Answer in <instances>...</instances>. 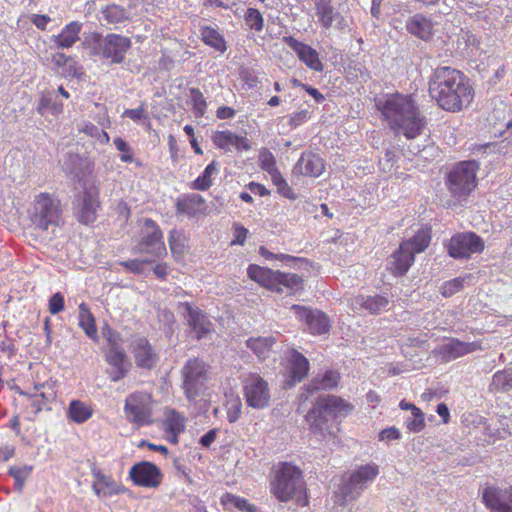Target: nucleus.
I'll return each mask as SVG.
<instances>
[{
    "label": "nucleus",
    "mask_w": 512,
    "mask_h": 512,
    "mask_svg": "<svg viewBox=\"0 0 512 512\" xmlns=\"http://www.w3.org/2000/svg\"><path fill=\"white\" fill-rule=\"evenodd\" d=\"M37 111L42 116H58L63 112V103L57 100L55 91L44 92L39 99Z\"/></svg>",
    "instance_id": "obj_34"
},
{
    "label": "nucleus",
    "mask_w": 512,
    "mask_h": 512,
    "mask_svg": "<svg viewBox=\"0 0 512 512\" xmlns=\"http://www.w3.org/2000/svg\"><path fill=\"white\" fill-rule=\"evenodd\" d=\"M431 233L428 229L419 230L412 238L401 242L402 248L412 253L415 258V254L423 252L430 244Z\"/></svg>",
    "instance_id": "obj_37"
},
{
    "label": "nucleus",
    "mask_w": 512,
    "mask_h": 512,
    "mask_svg": "<svg viewBox=\"0 0 512 512\" xmlns=\"http://www.w3.org/2000/svg\"><path fill=\"white\" fill-rule=\"evenodd\" d=\"M124 411L127 419L138 426L152 423L151 408L144 395L131 394L128 396L125 400Z\"/></svg>",
    "instance_id": "obj_18"
},
{
    "label": "nucleus",
    "mask_w": 512,
    "mask_h": 512,
    "mask_svg": "<svg viewBox=\"0 0 512 512\" xmlns=\"http://www.w3.org/2000/svg\"><path fill=\"white\" fill-rule=\"evenodd\" d=\"M339 379L340 374L334 370H326L323 373H318L307 385L305 392L301 393L300 400L306 401L314 392L336 387Z\"/></svg>",
    "instance_id": "obj_25"
},
{
    "label": "nucleus",
    "mask_w": 512,
    "mask_h": 512,
    "mask_svg": "<svg viewBox=\"0 0 512 512\" xmlns=\"http://www.w3.org/2000/svg\"><path fill=\"white\" fill-rule=\"evenodd\" d=\"M129 476L135 485L147 488L158 487L163 477L160 469L148 461L134 464L129 471Z\"/></svg>",
    "instance_id": "obj_16"
},
{
    "label": "nucleus",
    "mask_w": 512,
    "mask_h": 512,
    "mask_svg": "<svg viewBox=\"0 0 512 512\" xmlns=\"http://www.w3.org/2000/svg\"><path fill=\"white\" fill-rule=\"evenodd\" d=\"M78 324L83 329L87 337H89L94 342H98L99 337L95 318L91 313L88 305L84 302L79 305Z\"/></svg>",
    "instance_id": "obj_35"
},
{
    "label": "nucleus",
    "mask_w": 512,
    "mask_h": 512,
    "mask_svg": "<svg viewBox=\"0 0 512 512\" xmlns=\"http://www.w3.org/2000/svg\"><path fill=\"white\" fill-rule=\"evenodd\" d=\"M406 427L409 431L417 433L424 429V413L420 409H413L411 416L406 420Z\"/></svg>",
    "instance_id": "obj_51"
},
{
    "label": "nucleus",
    "mask_w": 512,
    "mask_h": 512,
    "mask_svg": "<svg viewBox=\"0 0 512 512\" xmlns=\"http://www.w3.org/2000/svg\"><path fill=\"white\" fill-rule=\"evenodd\" d=\"M236 139V134L232 133L229 130L225 131H217L212 136L213 143L224 150H229L230 146L234 145V141Z\"/></svg>",
    "instance_id": "obj_48"
},
{
    "label": "nucleus",
    "mask_w": 512,
    "mask_h": 512,
    "mask_svg": "<svg viewBox=\"0 0 512 512\" xmlns=\"http://www.w3.org/2000/svg\"><path fill=\"white\" fill-rule=\"evenodd\" d=\"M478 345L474 342H462L457 339H450L448 342L438 346L433 353L444 362H449L475 351Z\"/></svg>",
    "instance_id": "obj_23"
},
{
    "label": "nucleus",
    "mask_w": 512,
    "mask_h": 512,
    "mask_svg": "<svg viewBox=\"0 0 512 512\" xmlns=\"http://www.w3.org/2000/svg\"><path fill=\"white\" fill-rule=\"evenodd\" d=\"M93 415L91 406L80 400H72L69 403L67 416L70 420L77 424H81L90 419Z\"/></svg>",
    "instance_id": "obj_39"
},
{
    "label": "nucleus",
    "mask_w": 512,
    "mask_h": 512,
    "mask_svg": "<svg viewBox=\"0 0 512 512\" xmlns=\"http://www.w3.org/2000/svg\"><path fill=\"white\" fill-rule=\"evenodd\" d=\"M248 277L276 293L296 294L303 290L304 281L301 276L294 273H285L272 270L256 264H250L247 268Z\"/></svg>",
    "instance_id": "obj_6"
},
{
    "label": "nucleus",
    "mask_w": 512,
    "mask_h": 512,
    "mask_svg": "<svg viewBox=\"0 0 512 512\" xmlns=\"http://www.w3.org/2000/svg\"><path fill=\"white\" fill-rule=\"evenodd\" d=\"M217 172V163L212 161L206 166L203 173L198 176L191 184V188L200 191H206L212 186V176Z\"/></svg>",
    "instance_id": "obj_43"
},
{
    "label": "nucleus",
    "mask_w": 512,
    "mask_h": 512,
    "mask_svg": "<svg viewBox=\"0 0 512 512\" xmlns=\"http://www.w3.org/2000/svg\"><path fill=\"white\" fill-rule=\"evenodd\" d=\"M310 113L308 110L298 111L290 116L289 125L291 127H297L305 123L309 119Z\"/></svg>",
    "instance_id": "obj_60"
},
{
    "label": "nucleus",
    "mask_w": 512,
    "mask_h": 512,
    "mask_svg": "<svg viewBox=\"0 0 512 512\" xmlns=\"http://www.w3.org/2000/svg\"><path fill=\"white\" fill-rule=\"evenodd\" d=\"M190 97L196 117H202L206 111V101L202 92L198 88H190Z\"/></svg>",
    "instance_id": "obj_50"
},
{
    "label": "nucleus",
    "mask_w": 512,
    "mask_h": 512,
    "mask_svg": "<svg viewBox=\"0 0 512 512\" xmlns=\"http://www.w3.org/2000/svg\"><path fill=\"white\" fill-rule=\"evenodd\" d=\"M289 378L287 385L294 386L297 382H301L308 374L309 361L308 359L295 349L290 351L289 357Z\"/></svg>",
    "instance_id": "obj_27"
},
{
    "label": "nucleus",
    "mask_w": 512,
    "mask_h": 512,
    "mask_svg": "<svg viewBox=\"0 0 512 512\" xmlns=\"http://www.w3.org/2000/svg\"><path fill=\"white\" fill-rule=\"evenodd\" d=\"M324 169V160L319 155L304 152L294 166L293 172L304 176L319 177Z\"/></svg>",
    "instance_id": "obj_26"
},
{
    "label": "nucleus",
    "mask_w": 512,
    "mask_h": 512,
    "mask_svg": "<svg viewBox=\"0 0 512 512\" xmlns=\"http://www.w3.org/2000/svg\"><path fill=\"white\" fill-rule=\"evenodd\" d=\"M245 23L251 30L256 32L262 31L264 27V19L260 11L256 8H248L245 16Z\"/></svg>",
    "instance_id": "obj_46"
},
{
    "label": "nucleus",
    "mask_w": 512,
    "mask_h": 512,
    "mask_svg": "<svg viewBox=\"0 0 512 512\" xmlns=\"http://www.w3.org/2000/svg\"><path fill=\"white\" fill-rule=\"evenodd\" d=\"M101 14L108 24H120L130 19V12L123 6L115 3L103 7Z\"/></svg>",
    "instance_id": "obj_40"
},
{
    "label": "nucleus",
    "mask_w": 512,
    "mask_h": 512,
    "mask_svg": "<svg viewBox=\"0 0 512 512\" xmlns=\"http://www.w3.org/2000/svg\"><path fill=\"white\" fill-rule=\"evenodd\" d=\"M82 24L73 21L67 24L58 35L53 36L57 48L68 49L72 47L79 40V33Z\"/></svg>",
    "instance_id": "obj_32"
},
{
    "label": "nucleus",
    "mask_w": 512,
    "mask_h": 512,
    "mask_svg": "<svg viewBox=\"0 0 512 512\" xmlns=\"http://www.w3.org/2000/svg\"><path fill=\"white\" fill-rule=\"evenodd\" d=\"M493 383L501 387L503 390H507L512 387V370H505L503 372H497L493 376Z\"/></svg>",
    "instance_id": "obj_55"
},
{
    "label": "nucleus",
    "mask_w": 512,
    "mask_h": 512,
    "mask_svg": "<svg viewBox=\"0 0 512 512\" xmlns=\"http://www.w3.org/2000/svg\"><path fill=\"white\" fill-rule=\"evenodd\" d=\"M132 354L138 368L151 370L159 360L158 354L146 337H137L131 343Z\"/></svg>",
    "instance_id": "obj_20"
},
{
    "label": "nucleus",
    "mask_w": 512,
    "mask_h": 512,
    "mask_svg": "<svg viewBox=\"0 0 512 512\" xmlns=\"http://www.w3.org/2000/svg\"><path fill=\"white\" fill-rule=\"evenodd\" d=\"M114 145L117 148V150L123 152V154L120 157L123 162H132L133 155L130 152V146L125 140H123L120 137H117L114 139Z\"/></svg>",
    "instance_id": "obj_58"
},
{
    "label": "nucleus",
    "mask_w": 512,
    "mask_h": 512,
    "mask_svg": "<svg viewBox=\"0 0 512 512\" xmlns=\"http://www.w3.org/2000/svg\"><path fill=\"white\" fill-rule=\"evenodd\" d=\"M152 259H132V260H126L119 262V265L124 267L126 270H128L131 273H134L136 275H145V265L152 263Z\"/></svg>",
    "instance_id": "obj_52"
},
{
    "label": "nucleus",
    "mask_w": 512,
    "mask_h": 512,
    "mask_svg": "<svg viewBox=\"0 0 512 512\" xmlns=\"http://www.w3.org/2000/svg\"><path fill=\"white\" fill-rule=\"evenodd\" d=\"M351 410L350 405L334 395H320L305 420L311 433L319 440L329 438L335 443L338 424Z\"/></svg>",
    "instance_id": "obj_3"
},
{
    "label": "nucleus",
    "mask_w": 512,
    "mask_h": 512,
    "mask_svg": "<svg viewBox=\"0 0 512 512\" xmlns=\"http://www.w3.org/2000/svg\"><path fill=\"white\" fill-rule=\"evenodd\" d=\"M318 21L325 29H330L334 22L339 29L343 28L344 17L335 11L331 0H323L315 3Z\"/></svg>",
    "instance_id": "obj_30"
},
{
    "label": "nucleus",
    "mask_w": 512,
    "mask_h": 512,
    "mask_svg": "<svg viewBox=\"0 0 512 512\" xmlns=\"http://www.w3.org/2000/svg\"><path fill=\"white\" fill-rule=\"evenodd\" d=\"M85 159L77 153H66L62 160V169L67 175L80 179L84 175Z\"/></svg>",
    "instance_id": "obj_38"
},
{
    "label": "nucleus",
    "mask_w": 512,
    "mask_h": 512,
    "mask_svg": "<svg viewBox=\"0 0 512 512\" xmlns=\"http://www.w3.org/2000/svg\"><path fill=\"white\" fill-rule=\"evenodd\" d=\"M283 42L296 53L298 58L305 63L308 68L316 72L323 71V63L320 61L319 54L314 48L298 41L292 36H284Z\"/></svg>",
    "instance_id": "obj_21"
},
{
    "label": "nucleus",
    "mask_w": 512,
    "mask_h": 512,
    "mask_svg": "<svg viewBox=\"0 0 512 512\" xmlns=\"http://www.w3.org/2000/svg\"><path fill=\"white\" fill-rule=\"evenodd\" d=\"M480 164L476 160L455 163L445 176V185L452 198L461 203L468 199L478 184L477 172Z\"/></svg>",
    "instance_id": "obj_5"
},
{
    "label": "nucleus",
    "mask_w": 512,
    "mask_h": 512,
    "mask_svg": "<svg viewBox=\"0 0 512 512\" xmlns=\"http://www.w3.org/2000/svg\"><path fill=\"white\" fill-rule=\"evenodd\" d=\"M241 78L250 88L256 87L259 82L257 75L251 69H243Z\"/></svg>",
    "instance_id": "obj_62"
},
{
    "label": "nucleus",
    "mask_w": 512,
    "mask_h": 512,
    "mask_svg": "<svg viewBox=\"0 0 512 512\" xmlns=\"http://www.w3.org/2000/svg\"><path fill=\"white\" fill-rule=\"evenodd\" d=\"M178 306L184 309L183 316L197 340L212 332L213 324L204 311L189 302H179Z\"/></svg>",
    "instance_id": "obj_15"
},
{
    "label": "nucleus",
    "mask_w": 512,
    "mask_h": 512,
    "mask_svg": "<svg viewBox=\"0 0 512 512\" xmlns=\"http://www.w3.org/2000/svg\"><path fill=\"white\" fill-rule=\"evenodd\" d=\"M395 152L393 150L387 149L384 153V156L380 159L379 163L382 165L383 170H390L395 161Z\"/></svg>",
    "instance_id": "obj_63"
},
{
    "label": "nucleus",
    "mask_w": 512,
    "mask_h": 512,
    "mask_svg": "<svg viewBox=\"0 0 512 512\" xmlns=\"http://www.w3.org/2000/svg\"><path fill=\"white\" fill-rule=\"evenodd\" d=\"M175 206L178 215H186L191 218L204 212L205 199L196 193L185 194L177 199Z\"/></svg>",
    "instance_id": "obj_29"
},
{
    "label": "nucleus",
    "mask_w": 512,
    "mask_h": 512,
    "mask_svg": "<svg viewBox=\"0 0 512 512\" xmlns=\"http://www.w3.org/2000/svg\"><path fill=\"white\" fill-rule=\"evenodd\" d=\"M428 84L431 99L444 111L460 112L473 101L474 89L470 79L450 66L434 69Z\"/></svg>",
    "instance_id": "obj_1"
},
{
    "label": "nucleus",
    "mask_w": 512,
    "mask_h": 512,
    "mask_svg": "<svg viewBox=\"0 0 512 512\" xmlns=\"http://www.w3.org/2000/svg\"><path fill=\"white\" fill-rule=\"evenodd\" d=\"M388 304V298L382 295H359L353 299L355 307L362 308L370 314H379L386 310Z\"/></svg>",
    "instance_id": "obj_31"
},
{
    "label": "nucleus",
    "mask_w": 512,
    "mask_h": 512,
    "mask_svg": "<svg viewBox=\"0 0 512 512\" xmlns=\"http://www.w3.org/2000/svg\"><path fill=\"white\" fill-rule=\"evenodd\" d=\"M101 334L108 344L107 353H115V351H125L122 347V337L119 332L113 329L109 324L105 323L101 328Z\"/></svg>",
    "instance_id": "obj_42"
},
{
    "label": "nucleus",
    "mask_w": 512,
    "mask_h": 512,
    "mask_svg": "<svg viewBox=\"0 0 512 512\" xmlns=\"http://www.w3.org/2000/svg\"><path fill=\"white\" fill-rule=\"evenodd\" d=\"M401 437L400 431L395 427H390L383 429L379 434V439L381 441H392L397 440Z\"/></svg>",
    "instance_id": "obj_61"
},
{
    "label": "nucleus",
    "mask_w": 512,
    "mask_h": 512,
    "mask_svg": "<svg viewBox=\"0 0 512 512\" xmlns=\"http://www.w3.org/2000/svg\"><path fill=\"white\" fill-rule=\"evenodd\" d=\"M199 30L200 38L205 45L220 53H224L227 50L226 41L216 28L202 25Z\"/></svg>",
    "instance_id": "obj_36"
},
{
    "label": "nucleus",
    "mask_w": 512,
    "mask_h": 512,
    "mask_svg": "<svg viewBox=\"0 0 512 512\" xmlns=\"http://www.w3.org/2000/svg\"><path fill=\"white\" fill-rule=\"evenodd\" d=\"M140 237L137 245L139 252L147 253L154 257L166 255L167 251L162 231L154 220L147 218L143 221Z\"/></svg>",
    "instance_id": "obj_13"
},
{
    "label": "nucleus",
    "mask_w": 512,
    "mask_h": 512,
    "mask_svg": "<svg viewBox=\"0 0 512 512\" xmlns=\"http://www.w3.org/2000/svg\"><path fill=\"white\" fill-rule=\"evenodd\" d=\"M234 231H235V239L233 240L232 243H237L239 245H243L246 240L248 230L240 224H234Z\"/></svg>",
    "instance_id": "obj_64"
},
{
    "label": "nucleus",
    "mask_w": 512,
    "mask_h": 512,
    "mask_svg": "<svg viewBox=\"0 0 512 512\" xmlns=\"http://www.w3.org/2000/svg\"><path fill=\"white\" fill-rule=\"evenodd\" d=\"M376 107L391 129L407 139L412 140L422 134L426 120L411 96L388 95L384 100H378Z\"/></svg>",
    "instance_id": "obj_2"
},
{
    "label": "nucleus",
    "mask_w": 512,
    "mask_h": 512,
    "mask_svg": "<svg viewBox=\"0 0 512 512\" xmlns=\"http://www.w3.org/2000/svg\"><path fill=\"white\" fill-rule=\"evenodd\" d=\"M165 426L167 433H182L185 430L184 418L172 410L165 421Z\"/></svg>",
    "instance_id": "obj_47"
},
{
    "label": "nucleus",
    "mask_w": 512,
    "mask_h": 512,
    "mask_svg": "<svg viewBox=\"0 0 512 512\" xmlns=\"http://www.w3.org/2000/svg\"><path fill=\"white\" fill-rule=\"evenodd\" d=\"M302 471L291 463H281L271 482V492L281 502H288L297 496V504L305 506L308 498L305 492Z\"/></svg>",
    "instance_id": "obj_4"
},
{
    "label": "nucleus",
    "mask_w": 512,
    "mask_h": 512,
    "mask_svg": "<svg viewBox=\"0 0 512 512\" xmlns=\"http://www.w3.org/2000/svg\"><path fill=\"white\" fill-rule=\"evenodd\" d=\"M209 366L200 358H190L181 369L182 389L189 401H194L206 389Z\"/></svg>",
    "instance_id": "obj_8"
},
{
    "label": "nucleus",
    "mask_w": 512,
    "mask_h": 512,
    "mask_svg": "<svg viewBox=\"0 0 512 512\" xmlns=\"http://www.w3.org/2000/svg\"><path fill=\"white\" fill-rule=\"evenodd\" d=\"M242 388L249 407L260 410L270 406L269 385L260 375L256 373L249 374L243 379Z\"/></svg>",
    "instance_id": "obj_11"
},
{
    "label": "nucleus",
    "mask_w": 512,
    "mask_h": 512,
    "mask_svg": "<svg viewBox=\"0 0 512 512\" xmlns=\"http://www.w3.org/2000/svg\"><path fill=\"white\" fill-rule=\"evenodd\" d=\"M105 359L110 366V368L106 370V373L112 382H118L128 375L131 368V363L128 360L125 351L106 353Z\"/></svg>",
    "instance_id": "obj_24"
},
{
    "label": "nucleus",
    "mask_w": 512,
    "mask_h": 512,
    "mask_svg": "<svg viewBox=\"0 0 512 512\" xmlns=\"http://www.w3.org/2000/svg\"><path fill=\"white\" fill-rule=\"evenodd\" d=\"M49 312L53 315L60 313L64 310L65 300L60 292L54 293L49 299Z\"/></svg>",
    "instance_id": "obj_57"
},
{
    "label": "nucleus",
    "mask_w": 512,
    "mask_h": 512,
    "mask_svg": "<svg viewBox=\"0 0 512 512\" xmlns=\"http://www.w3.org/2000/svg\"><path fill=\"white\" fill-rule=\"evenodd\" d=\"M78 208L76 212L77 219L84 225L92 224L97 217L99 208L98 192L95 188H85L77 196Z\"/></svg>",
    "instance_id": "obj_19"
},
{
    "label": "nucleus",
    "mask_w": 512,
    "mask_h": 512,
    "mask_svg": "<svg viewBox=\"0 0 512 512\" xmlns=\"http://www.w3.org/2000/svg\"><path fill=\"white\" fill-rule=\"evenodd\" d=\"M221 501L223 505L233 506L243 512H257L255 505L250 504L245 498L235 496L231 493H226Z\"/></svg>",
    "instance_id": "obj_44"
},
{
    "label": "nucleus",
    "mask_w": 512,
    "mask_h": 512,
    "mask_svg": "<svg viewBox=\"0 0 512 512\" xmlns=\"http://www.w3.org/2000/svg\"><path fill=\"white\" fill-rule=\"evenodd\" d=\"M61 216V203L56 196L43 192L35 197L31 221L36 229L46 231L50 226H59Z\"/></svg>",
    "instance_id": "obj_7"
},
{
    "label": "nucleus",
    "mask_w": 512,
    "mask_h": 512,
    "mask_svg": "<svg viewBox=\"0 0 512 512\" xmlns=\"http://www.w3.org/2000/svg\"><path fill=\"white\" fill-rule=\"evenodd\" d=\"M378 474L379 467L374 463L358 467L340 486L339 491L342 499L350 501L359 497Z\"/></svg>",
    "instance_id": "obj_10"
},
{
    "label": "nucleus",
    "mask_w": 512,
    "mask_h": 512,
    "mask_svg": "<svg viewBox=\"0 0 512 512\" xmlns=\"http://www.w3.org/2000/svg\"><path fill=\"white\" fill-rule=\"evenodd\" d=\"M464 278L458 277L447 281L443 285V295L449 297L459 292L464 287Z\"/></svg>",
    "instance_id": "obj_56"
},
{
    "label": "nucleus",
    "mask_w": 512,
    "mask_h": 512,
    "mask_svg": "<svg viewBox=\"0 0 512 512\" xmlns=\"http://www.w3.org/2000/svg\"><path fill=\"white\" fill-rule=\"evenodd\" d=\"M291 309L295 312L299 321H301L313 335H322L329 332L330 319L318 309H312L305 306L293 305Z\"/></svg>",
    "instance_id": "obj_14"
},
{
    "label": "nucleus",
    "mask_w": 512,
    "mask_h": 512,
    "mask_svg": "<svg viewBox=\"0 0 512 512\" xmlns=\"http://www.w3.org/2000/svg\"><path fill=\"white\" fill-rule=\"evenodd\" d=\"M406 31L414 37L429 42L434 36L433 21L422 13L409 16L405 22Z\"/></svg>",
    "instance_id": "obj_22"
},
{
    "label": "nucleus",
    "mask_w": 512,
    "mask_h": 512,
    "mask_svg": "<svg viewBox=\"0 0 512 512\" xmlns=\"http://www.w3.org/2000/svg\"><path fill=\"white\" fill-rule=\"evenodd\" d=\"M446 247L450 257L454 259H468L472 254L483 252L485 243L474 232H461L454 234Z\"/></svg>",
    "instance_id": "obj_12"
},
{
    "label": "nucleus",
    "mask_w": 512,
    "mask_h": 512,
    "mask_svg": "<svg viewBox=\"0 0 512 512\" xmlns=\"http://www.w3.org/2000/svg\"><path fill=\"white\" fill-rule=\"evenodd\" d=\"M260 167L267 173L278 169L274 155L267 148H263L259 154Z\"/></svg>",
    "instance_id": "obj_53"
},
{
    "label": "nucleus",
    "mask_w": 512,
    "mask_h": 512,
    "mask_svg": "<svg viewBox=\"0 0 512 512\" xmlns=\"http://www.w3.org/2000/svg\"><path fill=\"white\" fill-rule=\"evenodd\" d=\"M482 500L490 512H512V486H488L482 492Z\"/></svg>",
    "instance_id": "obj_17"
},
{
    "label": "nucleus",
    "mask_w": 512,
    "mask_h": 512,
    "mask_svg": "<svg viewBox=\"0 0 512 512\" xmlns=\"http://www.w3.org/2000/svg\"><path fill=\"white\" fill-rule=\"evenodd\" d=\"M275 344L273 337H258L249 338L246 345L251 349L259 358L265 359L268 356L272 346Z\"/></svg>",
    "instance_id": "obj_41"
},
{
    "label": "nucleus",
    "mask_w": 512,
    "mask_h": 512,
    "mask_svg": "<svg viewBox=\"0 0 512 512\" xmlns=\"http://www.w3.org/2000/svg\"><path fill=\"white\" fill-rule=\"evenodd\" d=\"M242 406V401L238 396L227 400V420L229 423H235L239 420L242 414Z\"/></svg>",
    "instance_id": "obj_49"
},
{
    "label": "nucleus",
    "mask_w": 512,
    "mask_h": 512,
    "mask_svg": "<svg viewBox=\"0 0 512 512\" xmlns=\"http://www.w3.org/2000/svg\"><path fill=\"white\" fill-rule=\"evenodd\" d=\"M130 38L120 34H107L102 36L99 33L93 35V49L95 54L103 59L109 60L111 64H120L124 61L126 53L131 48Z\"/></svg>",
    "instance_id": "obj_9"
},
{
    "label": "nucleus",
    "mask_w": 512,
    "mask_h": 512,
    "mask_svg": "<svg viewBox=\"0 0 512 512\" xmlns=\"http://www.w3.org/2000/svg\"><path fill=\"white\" fill-rule=\"evenodd\" d=\"M170 250L174 255L182 256L185 251V246L182 240V236L177 231L173 230L169 236Z\"/></svg>",
    "instance_id": "obj_54"
},
{
    "label": "nucleus",
    "mask_w": 512,
    "mask_h": 512,
    "mask_svg": "<svg viewBox=\"0 0 512 512\" xmlns=\"http://www.w3.org/2000/svg\"><path fill=\"white\" fill-rule=\"evenodd\" d=\"M415 258L412 253L408 250H404L402 248V244L400 243L399 248L394 251L387 259V269L394 276H404L412 264L414 263Z\"/></svg>",
    "instance_id": "obj_28"
},
{
    "label": "nucleus",
    "mask_w": 512,
    "mask_h": 512,
    "mask_svg": "<svg viewBox=\"0 0 512 512\" xmlns=\"http://www.w3.org/2000/svg\"><path fill=\"white\" fill-rule=\"evenodd\" d=\"M95 480L92 488L97 496H112L117 495L121 492L120 486L111 478L100 471L94 473Z\"/></svg>",
    "instance_id": "obj_33"
},
{
    "label": "nucleus",
    "mask_w": 512,
    "mask_h": 512,
    "mask_svg": "<svg viewBox=\"0 0 512 512\" xmlns=\"http://www.w3.org/2000/svg\"><path fill=\"white\" fill-rule=\"evenodd\" d=\"M123 116L130 118L133 121H140L142 119H148L145 114V104L142 103L136 109H126L123 113Z\"/></svg>",
    "instance_id": "obj_59"
},
{
    "label": "nucleus",
    "mask_w": 512,
    "mask_h": 512,
    "mask_svg": "<svg viewBox=\"0 0 512 512\" xmlns=\"http://www.w3.org/2000/svg\"><path fill=\"white\" fill-rule=\"evenodd\" d=\"M32 472V466L22 465V466H12L9 469V475L12 476L15 480V488L18 491H22L24 487V483L26 479L30 476Z\"/></svg>",
    "instance_id": "obj_45"
}]
</instances>
